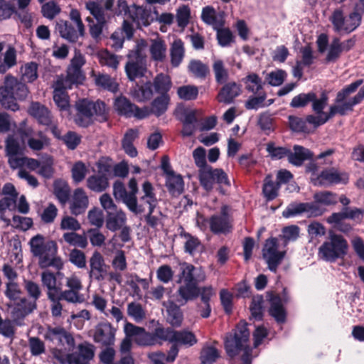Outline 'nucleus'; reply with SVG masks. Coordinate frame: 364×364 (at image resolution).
<instances>
[{
  "mask_svg": "<svg viewBox=\"0 0 364 364\" xmlns=\"http://www.w3.org/2000/svg\"><path fill=\"white\" fill-rule=\"evenodd\" d=\"M363 82V79H359L345 86L336 94L334 104L330 106L328 114H309L306 118V122L316 128L324 124L336 114L344 116L352 112L354 106L360 104L364 100V85L354 97L350 98L348 97L354 93Z\"/></svg>",
  "mask_w": 364,
  "mask_h": 364,
  "instance_id": "1",
  "label": "nucleus"
},
{
  "mask_svg": "<svg viewBox=\"0 0 364 364\" xmlns=\"http://www.w3.org/2000/svg\"><path fill=\"white\" fill-rule=\"evenodd\" d=\"M85 8L96 20V23L88 24L90 35L96 43L102 39L104 28L112 17L129 11L126 0H105L103 6L97 1H89L85 3Z\"/></svg>",
  "mask_w": 364,
  "mask_h": 364,
  "instance_id": "2",
  "label": "nucleus"
},
{
  "mask_svg": "<svg viewBox=\"0 0 364 364\" xmlns=\"http://www.w3.org/2000/svg\"><path fill=\"white\" fill-rule=\"evenodd\" d=\"M159 199L157 198L154 188L149 181H145L141 186V193L136 198L129 208V211L134 215H141L146 212L144 219L146 224L156 228L161 223L162 213L159 208Z\"/></svg>",
  "mask_w": 364,
  "mask_h": 364,
  "instance_id": "3",
  "label": "nucleus"
},
{
  "mask_svg": "<svg viewBox=\"0 0 364 364\" xmlns=\"http://www.w3.org/2000/svg\"><path fill=\"white\" fill-rule=\"evenodd\" d=\"M30 250L33 257H38L41 269L53 267L57 270L63 268V261L58 255V247L55 240L47 239L41 234L32 237L28 242Z\"/></svg>",
  "mask_w": 364,
  "mask_h": 364,
  "instance_id": "4",
  "label": "nucleus"
},
{
  "mask_svg": "<svg viewBox=\"0 0 364 364\" xmlns=\"http://www.w3.org/2000/svg\"><path fill=\"white\" fill-rule=\"evenodd\" d=\"M28 92V88L24 82L14 76L7 75L4 85L0 87V103L6 109L18 110L19 106L16 101L25 100Z\"/></svg>",
  "mask_w": 364,
  "mask_h": 364,
  "instance_id": "5",
  "label": "nucleus"
},
{
  "mask_svg": "<svg viewBox=\"0 0 364 364\" xmlns=\"http://www.w3.org/2000/svg\"><path fill=\"white\" fill-rule=\"evenodd\" d=\"M250 332L247 323L240 322L236 327L234 335L227 337L225 343V350L230 357L235 356L240 350H243L242 360L243 364H251L252 349L247 345Z\"/></svg>",
  "mask_w": 364,
  "mask_h": 364,
  "instance_id": "6",
  "label": "nucleus"
},
{
  "mask_svg": "<svg viewBox=\"0 0 364 364\" xmlns=\"http://www.w3.org/2000/svg\"><path fill=\"white\" fill-rule=\"evenodd\" d=\"M69 17L73 23L67 20L59 19L56 21L55 31L62 38L70 43H75L80 37L85 36V27L77 9H72Z\"/></svg>",
  "mask_w": 364,
  "mask_h": 364,
  "instance_id": "7",
  "label": "nucleus"
},
{
  "mask_svg": "<svg viewBox=\"0 0 364 364\" xmlns=\"http://www.w3.org/2000/svg\"><path fill=\"white\" fill-rule=\"evenodd\" d=\"M105 107V104L102 101L93 102L87 99L79 100L75 103V122L80 127H88L97 117H104Z\"/></svg>",
  "mask_w": 364,
  "mask_h": 364,
  "instance_id": "8",
  "label": "nucleus"
},
{
  "mask_svg": "<svg viewBox=\"0 0 364 364\" xmlns=\"http://www.w3.org/2000/svg\"><path fill=\"white\" fill-rule=\"evenodd\" d=\"M348 249V242L341 235L329 232L328 240L318 248V256L326 262H333L343 258L347 255Z\"/></svg>",
  "mask_w": 364,
  "mask_h": 364,
  "instance_id": "9",
  "label": "nucleus"
},
{
  "mask_svg": "<svg viewBox=\"0 0 364 364\" xmlns=\"http://www.w3.org/2000/svg\"><path fill=\"white\" fill-rule=\"evenodd\" d=\"M329 20L335 32L348 34L360 26L362 16L356 9L350 13L348 16H345L341 9H336L333 11Z\"/></svg>",
  "mask_w": 364,
  "mask_h": 364,
  "instance_id": "10",
  "label": "nucleus"
},
{
  "mask_svg": "<svg viewBox=\"0 0 364 364\" xmlns=\"http://www.w3.org/2000/svg\"><path fill=\"white\" fill-rule=\"evenodd\" d=\"M144 47H146V43L142 40L137 44L136 50L132 52L128 55L125 71L129 80L132 81L143 77L147 70L146 58L141 53V50Z\"/></svg>",
  "mask_w": 364,
  "mask_h": 364,
  "instance_id": "11",
  "label": "nucleus"
},
{
  "mask_svg": "<svg viewBox=\"0 0 364 364\" xmlns=\"http://www.w3.org/2000/svg\"><path fill=\"white\" fill-rule=\"evenodd\" d=\"M198 176L200 185L207 191H210L213 188L215 183L220 186H230L228 175L220 168H213L210 166L203 167L199 170ZM220 191L222 193H225L222 187L220 188Z\"/></svg>",
  "mask_w": 364,
  "mask_h": 364,
  "instance_id": "12",
  "label": "nucleus"
},
{
  "mask_svg": "<svg viewBox=\"0 0 364 364\" xmlns=\"http://www.w3.org/2000/svg\"><path fill=\"white\" fill-rule=\"evenodd\" d=\"M286 252L284 250H279V244L277 238L272 237L266 240L262 249V256L270 271L276 272Z\"/></svg>",
  "mask_w": 364,
  "mask_h": 364,
  "instance_id": "13",
  "label": "nucleus"
},
{
  "mask_svg": "<svg viewBox=\"0 0 364 364\" xmlns=\"http://www.w3.org/2000/svg\"><path fill=\"white\" fill-rule=\"evenodd\" d=\"M65 286L68 289L62 290L61 298L70 304H80L84 301L83 295L80 294L83 288L81 279L78 276L73 274L65 278Z\"/></svg>",
  "mask_w": 364,
  "mask_h": 364,
  "instance_id": "14",
  "label": "nucleus"
},
{
  "mask_svg": "<svg viewBox=\"0 0 364 364\" xmlns=\"http://www.w3.org/2000/svg\"><path fill=\"white\" fill-rule=\"evenodd\" d=\"M179 267L178 283L183 282L184 284L198 286L199 283L204 282L206 279L204 270L200 267H195L186 262H180Z\"/></svg>",
  "mask_w": 364,
  "mask_h": 364,
  "instance_id": "15",
  "label": "nucleus"
},
{
  "mask_svg": "<svg viewBox=\"0 0 364 364\" xmlns=\"http://www.w3.org/2000/svg\"><path fill=\"white\" fill-rule=\"evenodd\" d=\"M7 306L11 309V318L14 319L16 326H18L23 325V319L37 307L35 301H31L26 297L21 298Z\"/></svg>",
  "mask_w": 364,
  "mask_h": 364,
  "instance_id": "16",
  "label": "nucleus"
},
{
  "mask_svg": "<svg viewBox=\"0 0 364 364\" xmlns=\"http://www.w3.org/2000/svg\"><path fill=\"white\" fill-rule=\"evenodd\" d=\"M114 107L119 114L127 117H134L137 119H144L148 114V109L146 108L138 107L124 96H120L115 99Z\"/></svg>",
  "mask_w": 364,
  "mask_h": 364,
  "instance_id": "17",
  "label": "nucleus"
},
{
  "mask_svg": "<svg viewBox=\"0 0 364 364\" xmlns=\"http://www.w3.org/2000/svg\"><path fill=\"white\" fill-rule=\"evenodd\" d=\"M348 177L346 173L339 172L334 168H326L320 174L311 177V181L316 186H326L333 183H346Z\"/></svg>",
  "mask_w": 364,
  "mask_h": 364,
  "instance_id": "18",
  "label": "nucleus"
},
{
  "mask_svg": "<svg viewBox=\"0 0 364 364\" xmlns=\"http://www.w3.org/2000/svg\"><path fill=\"white\" fill-rule=\"evenodd\" d=\"M95 346L87 342L80 343L77 351L67 355L68 364H90L95 356Z\"/></svg>",
  "mask_w": 364,
  "mask_h": 364,
  "instance_id": "19",
  "label": "nucleus"
},
{
  "mask_svg": "<svg viewBox=\"0 0 364 364\" xmlns=\"http://www.w3.org/2000/svg\"><path fill=\"white\" fill-rule=\"evenodd\" d=\"M115 328L108 322H101L95 328V342L105 346L114 345L115 341Z\"/></svg>",
  "mask_w": 364,
  "mask_h": 364,
  "instance_id": "20",
  "label": "nucleus"
},
{
  "mask_svg": "<svg viewBox=\"0 0 364 364\" xmlns=\"http://www.w3.org/2000/svg\"><path fill=\"white\" fill-rule=\"evenodd\" d=\"M208 223L210 229L214 234H226L232 229L231 221L225 206L222 208L220 214L213 215Z\"/></svg>",
  "mask_w": 364,
  "mask_h": 364,
  "instance_id": "21",
  "label": "nucleus"
},
{
  "mask_svg": "<svg viewBox=\"0 0 364 364\" xmlns=\"http://www.w3.org/2000/svg\"><path fill=\"white\" fill-rule=\"evenodd\" d=\"M70 200V210L71 214L74 215H79L85 212L88 207L89 199L85 191L81 188H76Z\"/></svg>",
  "mask_w": 364,
  "mask_h": 364,
  "instance_id": "22",
  "label": "nucleus"
},
{
  "mask_svg": "<svg viewBox=\"0 0 364 364\" xmlns=\"http://www.w3.org/2000/svg\"><path fill=\"white\" fill-rule=\"evenodd\" d=\"M200 294V288L196 284H183L175 294L176 302L179 306H184L188 301L196 299Z\"/></svg>",
  "mask_w": 364,
  "mask_h": 364,
  "instance_id": "23",
  "label": "nucleus"
},
{
  "mask_svg": "<svg viewBox=\"0 0 364 364\" xmlns=\"http://www.w3.org/2000/svg\"><path fill=\"white\" fill-rule=\"evenodd\" d=\"M46 339L50 341H57L60 345L68 344L69 346L74 345L75 341L70 333L60 326H49L44 335Z\"/></svg>",
  "mask_w": 364,
  "mask_h": 364,
  "instance_id": "24",
  "label": "nucleus"
},
{
  "mask_svg": "<svg viewBox=\"0 0 364 364\" xmlns=\"http://www.w3.org/2000/svg\"><path fill=\"white\" fill-rule=\"evenodd\" d=\"M242 92L241 85L235 82L225 84L219 91L216 99L219 102L226 105L233 102L235 98Z\"/></svg>",
  "mask_w": 364,
  "mask_h": 364,
  "instance_id": "25",
  "label": "nucleus"
},
{
  "mask_svg": "<svg viewBox=\"0 0 364 364\" xmlns=\"http://www.w3.org/2000/svg\"><path fill=\"white\" fill-rule=\"evenodd\" d=\"M179 235L184 240L183 247L186 253L193 257L203 251L204 247L197 237L186 232L183 228H181Z\"/></svg>",
  "mask_w": 364,
  "mask_h": 364,
  "instance_id": "26",
  "label": "nucleus"
},
{
  "mask_svg": "<svg viewBox=\"0 0 364 364\" xmlns=\"http://www.w3.org/2000/svg\"><path fill=\"white\" fill-rule=\"evenodd\" d=\"M60 271V270H58ZM63 274L58 272L56 274L50 270H46L41 274V282L47 289V296L60 294L61 291L60 284H57V276L61 277Z\"/></svg>",
  "mask_w": 364,
  "mask_h": 364,
  "instance_id": "27",
  "label": "nucleus"
},
{
  "mask_svg": "<svg viewBox=\"0 0 364 364\" xmlns=\"http://www.w3.org/2000/svg\"><path fill=\"white\" fill-rule=\"evenodd\" d=\"M85 79L82 71L68 68L66 76H58L56 82L58 85H62L64 88L72 89L74 86H78L82 84Z\"/></svg>",
  "mask_w": 364,
  "mask_h": 364,
  "instance_id": "28",
  "label": "nucleus"
},
{
  "mask_svg": "<svg viewBox=\"0 0 364 364\" xmlns=\"http://www.w3.org/2000/svg\"><path fill=\"white\" fill-rule=\"evenodd\" d=\"M127 220L125 212L119 208L107 214L106 228L111 232H116L126 225Z\"/></svg>",
  "mask_w": 364,
  "mask_h": 364,
  "instance_id": "29",
  "label": "nucleus"
},
{
  "mask_svg": "<svg viewBox=\"0 0 364 364\" xmlns=\"http://www.w3.org/2000/svg\"><path fill=\"white\" fill-rule=\"evenodd\" d=\"M28 112L40 124L46 126L51 124L52 117L50 112L44 105L39 102H32Z\"/></svg>",
  "mask_w": 364,
  "mask_h": 364,
  "instance_id": "30",
  "label": "nucleus"
},
{
  "mask_svg": "<svg viewBox=\"0 0 364 364\" xmlns=\"http://www.w3.org/2000/svg\"><path fill=\"white\" fill-rule=\"evenodd\" d=\"M164 306L166 309L167 321L174 327H179L181 326L183 321V313L176 304L172 301H168L163 303Z\"/></svg>",
  "mask_w": 364,
  "mask_h": 364,
  "instance_id": "31",
  "label": "nucleus"
},
{
  "mask_svg": "<svg viewBox=\"0 0 364 364\" xmlns=\"http://www.w3.org/2000/svg\"><path fill=\"white\" fill-rule=\"evenodd\" d=\"M294 152L289 150L288 153L289 162L296 166H300L304 161L312 157L311 152L304 146L295 145L293 148Z\"/></svg>",
  "mask_w": 364,
  "mask_h": 364,
  "instance_id": "32",
  "label": "nucleus"
},
{
  "mask_svg": "<svg viewBox=\"0 0 364 364\" xmlns=\"http://www.w3.org/2000/svg\"><path fill=\"white\" fill-rule=\"evenodd\" d=\"M91 77H93L97 86L112 92H116L118 90L119 85L117 82L109 75L100 73H96L95 71H92Z\"/></svg>",
  "mask_w": 364,
  "mask_h": 364,
  "instance_id": "33",
  "label": "nucleus"
},
{
  "mask_svg": "<svg viewBox=\"0 0 364 364\" xmlns=\"http://www.w3.org/2000/svg\"><path fill=\"white\" fill-rule=\"evenodd\" d=\"M53 193L59 203L65 205L70 198V188L68 183L61 179H57L53 183Z\"/></svg>",
  "mask_w": 364,
  "mask_h": 364,
  "instance_id": "34",
  "label": "nucleus"
},
{
  "mask_svg": "<svg viewBox=\"0 0 364 364\" xmlns=\"http://www.w3.org/2000/svg\"><path fill=\"white\" fill-rule=\"evenodd\" d=\"M154 92L160 95H168V92L172 87L171 77L164 73L158 74L151 82Z\"/></svg>",
  "mask_w": 364,
  "mask_h": 364,
  "instance_id": "35",
  "label": "nucleus"
},
{
  "mask_svg": "<svg viewBox=\"0 0 364 364\" xmlns=\"http://www.w3.org/2000/svg\"><path fill=\"white\" fill-rule=\"evenodd\" d=\"M64 87L58 85L56 81L53 85V100L60 110H67L69 107L68 95L65 92L68 88H64Z\"/></svg>",
  "mask_w": 364,
  "mask_h": 364,
  "instance_id": "36",
  "label": "nucleus"
},
{
  "mask_svg": "<svg viewBox=\"0 0 364 364\" xmlns=\"http://www.w3.org/2000/svg\"><path fill=\"white\" fill-rule=\"evenodd\" d=\"M201 18L206 24L213 26L214 28H218L223 24L222 15L218 14L212 6H208L203 9Z\"/></svg>",
  "mask_w": 364,
  "mask_h": 364,
  "instance_id": "37",
  "label": "nucleus"
},
{
  "mask_svg": "<svg viewBox=\"0 0 364 364\" xmlns=\"http://www.w3.org/2000/svg\"><path fill=\"white\" fill-rule=\"evenodd\" d=\"M87 187L96 193L102 192L109 187L108 178L104 174L90 176L87 179Z\"/></svg>",
  "mask_w": 364,
  "mask_h": 364,
  "instance_id": "38",
  "label": "nucleus"
},
{
  "mask_svg": "<svg viewBox=\"0 0 364 364\" xmlns=\"http://www.w3.org/2000/svg\"><path fill=\"white\" fill-rule=\"evenodd\" d=\"M173 344H179L192 346L197 343V338L193 333L189 331H173L172 342Z\"/></svg>",
  "mask_w": 364,
  "mask_h": 364,
  "instance_id": "39",
  "label": "nucleus"
},
{
  "mask_svg": "<svg viewBox=\"0 0 364 364\" xmlns=\"http://www.w3.org/2000/svg\"><path fill=\"white\" fill-rule=\"evenodd\" d=\"M169 100L170 97L168 95H160L153 100L151 108L148 107H144L143 108H146L148 109L147 117L151 114H154L159 117L166 111Z\"/></svg>",
  "mask_w": 364,
  "mask_h": 364,
  "instance_id": "40",
  "label": "nucleus"
},
{
  "mask_svg": "<svg viewBox=\"0 0 364 364\" xmlns=\"http://www.w3.org/2000/svg\"><path fill=\"white\" fill-rule=\"evenodd\" d=\"M132 95L138 102H144L150 100L154 95L151 82L147 81L141 85H136L132 92Z\"/></svg>",
  "mask_w": 364,
  "mask_h": 364,
  "instance_id": "41",
  "label": "nucleus"
},
{
  "mask_svg": "<svg viewBox=\"0 0 364 364\" xmlns=\"http://www.w3.org/2000/svg\"><path fill=\"white\" fill-rule=\"evenodd\" d=\"M171 63L173 67H178L185 55L184 43L181 39H176L170 48Z\"/></svg>",
  "mask_w": 364,
  "mask_h": 364,
  "instance_id": "42",
  "label": "nucleus"
},
{
  "mask_svg": "<svg viewBox=\"0 0 364 364\" xmlns=\"http://www.w3.org/2000/svg\"><path fill=\"white\" fill-rule=\"evenodd\" d=\"M269 314L277 322L282 323L285 320V311L281 298L277 295L270 297Z\"/></svg>",
  "mask_w": 364,
  "mask_h": 364,
  "instance_id": "43",
  "label": "nucleus"
},
{
  "mask_svg": "<svg viewBox=\"0 0 364 364\" xmlns=\"http://www.w3.org/2000/svg\"><path fill=\"white\" fill-rule=\"evenodd\" d=\"M188 72L196 78L205 79L209 74L210 70L208 65L200 60L193 59L188 65Z\"/></svg>",
  "mask_w": 364,
  "mask_h": 364,
  "instance_id": "44",
  "label": "nucleus"
},
{
  "mask_svg": "<svg viewBox=\"0 0 364 364\" xmlns=\"http://www.w3.org/2000/svg\"><path fill=\"white\" fill-rule=\"evenodd\" d=\"M149 51L154 60L162 62L166 58V46L163 40L154 39L151 40Z\"/></svg>",
  "mask_w": 364,
  "mask_h": 364,
  "instance_id": "45",
  "label": "nucleus"
},
{
  "mask_svg": "<svg viewBox=\"0 0 364 364\" xmlns=\"http://www.w3.org/2000/svg\"><path fill=\"white\" fill-rule=\"evenodd\" d=\"M113 196L117 200L122 201L129 210L133 200H129V193L127 191L122 182L117 181L113 184Z\"/></svg>",
  "mask_w": 364,
  "mask_h": 364,
  "instance_id": "46",
  "label": "nucleus"
},
{
  "mask_svg": "<svg viewBox=\"0 0 364 364\" xmlns=\"http://www.w3.org/2000/svg\"><path fill=\"white\" fill-rule=\"evenodd\" d=\"M279 188V183L274 182L270 175L266 176L264 180L262 192L268 200H272L278 196Z\"/></svg>",
  "mask_w": 364,
  "mask_h": 364,
  "instance_id": "47",
  "label": "nucleus"
},
{
  "mask_svg": "<svg viewBox=\"0 0 364 364\" xmlns=\"http://www.w3.org/2000/svg\"><path fill=\"white\" fill-rule=\"evenodd\" d=\"M4 61L0 64V73H5L8 70L17 64V54L16 49L10 46L3 54Z\"/></svg>",
  "mask_w": 364,
  "mask_h": 364,
  "instance_id": "48",
  "label": "nucleus"
},
{
  "mask_svg": "<svg viewBox=\"0 0 364 364\" xmlns=\"http://www.w3.org/2000/svg\"><path fill=\"white\" fill-rule=\"evenodd\" d=\"M166 187L173 196H178L183 191V180L180 175H171L166 178Z\"/></svg>",
  "mask_w": 364,
  "mask_h": 364,
  "instance_id": "49",
  "label": "nucleus"
},
{
  "mask_svg": "<svg viewBox=\"0 0 364 364\" xmlns=\"http://www.w3.org/2000/svg\"><path fill=\"white\" fill-rule=\"evenodd\" d=\"M242 81L245 85L247 91L253 94L259 93L262 89L263 82L262 79L256 73H250L244 77Z\"/></svg>",
  "mask_w": 364,
  "mask_h": 364,
  "instance_id": "50",
  "label": "nucleus"
},
{
  "mask_svg": "<svg viewBox=\"0 0 364 364\" xmlns=\"http://www.w3.org/2000/svg\"><path fill=\"white\" fill-rule=\"evenodd\" d=\"M38 65L35 62H29L21 67V80L32 82L38 78Z\"/></svg>",
  "mask_w": 364,
  "mask_h": 364,
  "instance_id": "51",
  "label": "nucleus"
},
{
  "mask_svg": "<svg viewBox=\"0 0 364 364\" xmlns=\"http://www.w3.org/2000/svg\"><path fill=\"white\" fill-rule=\"evenodd\" d=\"M314 200L320 205H333L338 202L337 195L333 192L323 191L316 192L314 194Z\"/></svg>",
  "mask_w": 364,
  "mask_h": 364,
  "instance_id": "52",
  "label": "nucleus"
},
{
  "mask_svg": "<svg viewBox=\"0 0 364 364\" xmlns=\"http://www.w3.org/2000/svg\"><path fill=\"white\" fill-rule=\"evenodd\" d=\"M63 239L69 245L85 248L87 246V240L86 236L79 235L75 232H65L63 235Z\"/></svg>",
  "mask_w": 364,
  "mask_h": 364,
  "instance_id": "53",
  "label": "nucleus"
},
{
  "mask_svg": "<svg viewBox=\"0 0 364 364\" xmlns=\"http://www.w3.org/2000/svg\"><path fill=\"white\" fill-rule=\"evenodd\" d=\"M326 56L325 60L326 63H334L336 62L341 56L342 51L340 46V38L338 37H334L328 47V49L326 50Z\"/></svg>",
  "mask_w": 364,
  "mask_h": 364,
  "instance_id": "54",
  "label": "nucleus"
},
{
  "mask_svg": "<svg viewBox=\"0 0 364 364\" xmlns=\"http://www.w3.org/2000/svg\"><path fill=\"white\" fill-rule=\"evenodd\" d=\"M127 314L136 322H140L146 318V311L139 303L132 301L127 304Z\"/></svg>",
  "mask_w": 364,
  "mask_h": 364,
  "instance_id": "55",
  "label": "nucleus"
},
{
  "mask_svg": "<svg viewBox=\"0 0 364 364\" xmlns=\"http://www.w3.org/2000/svg\"><path fill=\"white\" fill-rule=\"evenodd\" d=\"M40 162L41 166L37 170V173L47 179L52 178L54 173L53 159L51 156H46Z\"/></svg>",
  "mask_w": 364,
  "mask_h": 364,
  "instance_id": "56",
  "label": "nucleus"
},
{
  "mask_svg": "<svg viewBox=\"0 0 364 364\" xmlns=\"http://www.w3.org/2000/svg\"><path fill=\"white\" fill-rule=\"evenodd\" d=\"M6 156L14 154H23V146H21L19 140L14 135H10L6 140Z\"/></svg>",
  "mask_w": 364,
  "mask_h": 364,
  "instance_id": "57",
  "label": "nucleus"
},
{
  "mask_svg": "<svg viewBox=\"0 0 364 364\" xmlns=\"http://www.w3.org/2000/svg\"><path fill=\"white\" fill-rule=\"evenodd\" d=\"M87 171V166L82 161H78L75 162L71 168L73 182L76 184L82 182L85 179Z\"/></svg>",
  "mask_w": 364,
  "mask_h": 364,
  "instance_id": "58",
  "label": "nucleus"
},
{
  "mask_svg": "<svg viewBox=\"0 0 364 364\" xmlns=\"http://www.w3.org/2000/svg\"><path fill=\"white\" fill-rule=\"evenodd\" d=\"M213 70L215 81L219 84L225 83L228 78V71L221 60H216L213 64Z\"/></svg>",
  "mask_w": 364,
  "mask_h": 364,
  "instance_id": "59",
  "label": "nucleus"
},
{
  "mask_svg": "<svg viewBox=\"0 0 364 364\" xmlns=\"http://www.w3.org/2000/svg\"><path fill=\"white\" fill-rule=\"evenodd\" d=\"M177 94L178 97L183 100H193L198 97V89L195 85H183L178 88Z\"/></svg>",
  "mask_w": 364,
  "mask_h": 364,
  "instance_id": "60",
  "label": "nucleus"
},
{
  "mask_svg": "<svg viewBox=\"0 0 364 364\" xmlns=\"http://www.w3.org/2000/svg\"><path fill=\"white\" fill-rule=\"evenodd\" d=\"M16 323L14 319L5 318L0 322V334L7 338H13L16 334Z\"/></svg>",
  "mask_w": 364,
  "mask_h": 364,
  "instance_id": "61",
  "label": "nucleus"
},
{
  "mask_svg": "<svg viewBox=\"0 0 364 364\" xmlns=\"http://www.w3.org/2000/svg\"><path fill=\"white\" fill-rule=\"evenodd\" d=\"M99 62L102 65H106L117 69L119 65L118 57L107 50H102L98 53Z\"/></svg>",
  "mask_w": 364,
  "mask_h": 364,
  "instance_id": "62",
  "label": "nucleus"
},
{
  "mask_svg": "<svg viewBox=\"0 0 364 364\" xmlns=\"http://www.w3.org/2000/svg\"><path fill=\"white\" fill-rule=\"evenodd\" d=\"M257 124L259 128L266 134H269L274 130V119L268 112H262L259 115Z\"/></svg>",
  "mask_w": 364,
  "mask_h": 364,
  "instance_id": "63",
  "label": "nucleus"
},
{
  "mask_svg": "<svg viewBox=\"0 0 364 364\" xmlns=\"http://www.w3.org/2000/svg\"><path fill=\"white\" fill-rule=\"evenodd\" d=\"M22 293L19 284L15 281L8 282L6 284L5 296L11 301H17L20 299Z\"/></svg>",
  "mask_w": 364,
  "mask_h": 364,
  "instance_id": "64",
  "label": "nucleus"
}]
</instances>
